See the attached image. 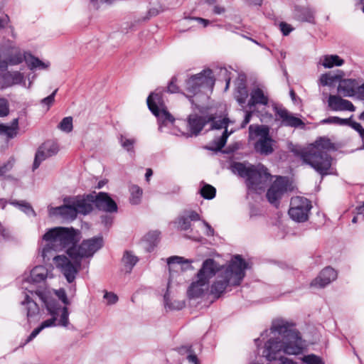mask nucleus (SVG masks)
I'll return each mask as SVG.
<instances>
[{
	"label": "nucleus",
	"mask_w": 364,
	"mask_h": 364,
	"mask_svg": "<svg viewBox=\"0 0 364 364\" xmlns=\"http://www.w3.org/2000/svg\"><path fill=\"white\" fill-rule=\"evenodd\" d=\"M217 0H205V2L208 5H213L216 3Z\"/></svg>",
	"instance_id": "69168bd1"
},
{
	"label": "nucleus",
	"mask_w": 364,
	"mask_h": 364,
	"mask_svg": "<svg viewBox=\"0 0 364 364\" xmlns=\"http://www.w3.org/2000/svg\"><path fill=\"white\" fill-rule=\"evenodd\" d=\"M279 26H280V30L282 32L284 36L289 35V33L293 29L289 24L285 23V22L280 23Z\"/></svg>",
	"instance_id": "3c124183"
},
{
	"label": "nucleus",
	"mask_w": 364,
	"mask_h": 364,
	"mask_svg": "<svg viewBox=\"0 0 364 364\" xmlns=\"http://www.w3.org/2000/svg\"><path fill=\"white\" fill-rule=\"evenodd\" d=\"M320 63L326 68H331L333 66H341L344 60L337 55H326L321 58Z\"/></svg>",
	"instance_id": "7c9ffc66"
},
{
	"label": "nucleus",
	"mask_w": 364,
	"mask_h": 364,
	"mask_svg": "<svg viewBox=\"0 0 364 364\" xmlns=\"http://www.w3.org/2000/svg\"><path fill=\"white\" fill-rule=\"evenodd\" d=\"M230 168L232 173L245 178L248 189L255 192L264 191L272 178L267 168L261 164L247 166L242 163L234 162Z\"/></svg>",
	"instance_id": "39448f33"
},
{
	"label": "nucleus",
	"mask_w": 364,
	"mask_h": 364,
	"mask_svg": "<svg viewBox=\"0 0 364 364\" xmlns=\"http://www.w3.org/2000/svg\"><path fill=\"white\" fill-rule=\"evenodd\" d=\"M46 307L51 318L43 321L38 327L35 328L28 336L25 342L21 345V346H24L33 341L46 328L55 326L67 327L68 326L69 312L66 306H61L58 302L50 301L46 304Z\"/></svg>",
	"instance_id": "0eeeda50"
},
{
	"label": "nucleus",
	"mask_w": 364,
	"mask_h": 364,
	"mask_svg": "<svg viewBox=\"0 0 364 364\" xmlns=\"http://www.w3.org/2000/svg\"><path fill=\"white\" fill-rule=\"evenodd\" d=\"M150 111L157 117L159 129L162 132L164 126L172 124L175 118L166 109L161 94L153 92L147 98Z\"/></svg>",
	"instance_id": "1a4fd4ad"
},
{
	"label": "nucleus",
	"mask_w": 364,
	"mask_h": 364,
	"mask_svg": "<svg viewBox=\"0 0 364 364\" xmlns=\"http://www.w3.org/2000/svg\"><path fill=\"white\" fill-rule=\"evenodd\" d=\"M55 252H53V256L50 259L53 257L56 267L60 269L68 282L72 283L75 279L76 275L80 269L81 259L71 258L73 260V262H71L65 255H55Z\"/></svg>",
	"instance_id": "9b49d317"
},
{
	"label": "nucleus",
	"mask_w": 364,
	"mask_h": 364,
	"mask_svg": "<svg viewBox=\"0 0 364 364\" xmlns=\"http://www.w3.org/2000/svg\"><path fill=\"white\" fill-rule=\"evenodd\" d=\"M357 212L358 214H363L364 213V203L363 205H360L358 208H357Z\"/></svg>",
	"instance_id": "0e129e2a"
},
{
	"label": "nucleus",
	"mask_w": 364,
	"mask_h": 364,
	"mask_svg": "<svg viewBox=\"0 0 364 364\" xmlns=\"http://www.w3.org/2000/svg\"><path fill=\"white\" fill-rule=\"evenodd\" d=\"M119 142L122 147L128 152H134V145L136 140L134 138H128L124 134H119L118 136Z\"/></svg>",
	"instance_id": "72a5a7b5"
},
{
	"label": "nucleus",
	"mask_w": 364,
	"mask_h": 364,
	"mask_svg": "<svg viewBox=\"0 0 364 364\" xmlns=\"http://www.w3.org/2000/svg\"><path fill=\"white\" fill-rule=\"evenodd\" d=\"M213 13L217 15L223 14L225 12V8L220 5H215L213 6Z\"/></svg>",
	"instance_id": "5fc2aeb1"
},
{
	"label": "nucleus",
	"mask_w": 364,
	"mask_h": 364,
	"mask_svg": "<svg viewBox=\"0 0 364 364\" xmlns=\"http://www.w3.org/2000/svg\"><path fill=\"white\" fill-rule=\"evenodd\" d=\"M336 79V75H333L329 73L322 74L319 78V83L322 86L331 85Z\"/></svg>",
	"instance_id": "58836bf2"
},
{
	"label": "nucleus",
	"mask_w": 364,
	"mask_h": 364,
	"mask_svg": "<svg viewBox=\"0 0 364 364\" xmlns=\"http://www.w3.org/2000/svg\"><path fill=\"white\" fill-rule=\"evenodd\" d=\"M0 203H1V204H2V207H3V208H5V206H6V203H7V201H6V200H4V199H3V198H0Z\"/></svg>",
	"instance_id": "774afa93"
},
{
	"label": "nucleus",
	"mask_w": 364,
	"mask_h": 364,
	"mask_svg": "<svg viewBox=\"0 0 364 364\" xmlns=\"http://www.w3.org/2000/svg\"><path fill=\"white\" fill-rule=\"evenodd\" d=\"M212 118L208 116H198L197 114H191L188 119V126L189 131L192 134L197 136L202 131L205 125L210 122Z\"/></svg>",
	"instance_id": "4be33fe9"
},
{
	"label": "nucleus",
	"mask_w": 364,
	"mask_h": 364,
	"mask_svg": "<svg viewBox=\"0 0 364 364\" xmlns=\"http://www.w3.org/2000/svg\"><path fill=\"white\" fill-rule=\"evenodd\" d=\"M303 361L306 364H324L318 356L314 354L304 356L303 358Z\"/></svg>",
	"instance_id": "79ce46f5"
},
{
	"label": "nucleus",
	"mask_w": 364,
	"mask_h": 364,
	"mask_svg": "<svg viewBox=\"0 0 364 364\" xmlns=\"http://www.w3.org/2000/svg\"><path fill=\"white\" fill-rule=\"evenodd\" d=\"M196 20L203 23L204 27H206L210 23V21L208 20L203 18H196Z\"/></svg>",
	"instance_id": "bf43d9fd"
},
{
	"label": "nucleus",
	"mask_w": 364,
	"mask_h": 364,
	"mask_svg": "<svg viewBox=\"0 0 364 364\" xmlns=\"http://www.w3.org/2000/svg\"><path fill=\"white\" fill-rule=\"evenodd\" d=\"M58 151V145L54 141H47L41 144L35 155L33 171L37 169L43 161L55 155Z\"/></svg>",
	"instance_id": "dca6fc26"
},
{
	"label": "nucleus",
	"mask_w": 364,
	"mask_h": 364,
	"mask_svg": "<svg viewBox=\"0 0 364 364\" xmlns=\"http://www.w3.org/2000/svg\"><path fill=\"white\" fill-rule=\"evenodd\" d=\"M337 278V272L332 267L324 268L311 283L312 287H324Z\"/></svg>",
	"instance_id": "aec40b11"
},
{
	"label": "nucleus",
	"mask_w": 364,
	"mask_h": 364,
	"mask_svg": "<svg viewBox=\"0 0 364 364\" xmlns=\"http://www.w3.org/2000/svg\"><path fill=\"white\" fill-rule=\"evenodd\" d=\"M86 203L90 204L91 211L93 210V205L100 210L107 213H114L117 211V205L113 200L108 193L100 192L97 194L90 193L85 196Z\"/></svg>",
	"instance_id": "4468645a"
},
{
	"label": "nucleus",
	"mask_w": 364,
	"mask_h": 364,
	"mask_svg": "<svg viewBox=\"0 0 364 364\" xmlns=\"http://www.w3.org/2000/svg\"><path fill=\"white\" fill-rule=\"evenodd\" d=\"M30 294H26L25 299L21 301L22 306L26 312L28 321L31 323L39 314V307L34 300V296H41V293L37 291H29Z\"/></svg>",
	"instance_id": "a211bd4d"
},
{
	"label": "nucleus",
	"mask_w": 364,
	"mask_h": 364,
	"mask_svg": "<svg viewBox=\"0 0 364 364\" xmlns=\"http://www.w3.org/2000/svg\"><path fill=\"white\" fill-rule=\"evenodd\" d=\"M328 105L333 111H350L354 112L355 107L353 103L347 100H344L338 95H329Z\"/></svg>",
	"instance_id": "412c9836"
},
{
	"label": "nucleus",
	"mask_w": 364,
	"mask_h": 364,
	"mask_svg": "<svg viewBox=\"0 0 364 364\" xmlns=\"http://www.w3.org/2000/svg\"><path fill=\"white\" fill-rule=\"evenodd\" d=\"M58 92V89L55 90L52 94H50L49 96L43 98L41 100V103L43 105H46L48 106V108L53 103L55 100V96Z\"/></svg>",
	"instance_id": "49530a36"
},
{
	"label": "nucleus",
	"mask_w": 364,
	"mask_h": 364,
	"mask_svg": "<svg viewBox=\"0 0 364 364\" xmlns=\"http://www.w3.org/2000/svg\"><path fill=\"white\" fill-rule=\"evenodd\" d=\"M63 205L51 208L49 214L60 216L65 220H73L78 214L87 215L91 212L90 204L86 203L85 196L65 197Z\"/></svg>",
	"instance_id": "423d86ee"
},
{
	"label": "nucleus",
	"mask_w": 364,
	"mask_h": 364,
	"mask_svg": "<svg viewBox=\"0 0 364 364\" xmlns=\"http://www.w3.org/2000/svg\"><path fill=\"white\" fill-rule=\"evenodd\" d=\"M287 191V181L285 178L277 177L271 185L267 192V198L269 202L275 206L279 205V201Z\"/></svg>",
	"instance_id": "f3484780"
},
{
	"label": "nucleus",
	"mask_w": 364,
	"mask_h": 364,
	"mask_svg": "<svg viewBox=\"0 0 364 364\" xmlns=\"http://www.w3.org/2000/svg\"><path fill=\"white\" fill-rule=\"evenodd\" d=\"M294 16L299 21L313 22L314 18V11L309 7L299 6H294Z\"/></svg>",
	"instance_id": "a878e982"
},
{
	"label": "nucleus",
	"mask_w": 364,
	"mask_h": 364,
	"mask_svg": "<svg viewBox=\"0 0 364 364\" xmlns=\"http://www.w3.org/2000/svg\"><path fill=\"white\" fill-rule=\"evenodd\" d=\"M214 84L215 79L212 70L210 69L203 70L186 80L185 88L189 94L187 97H192L203 88L212 90Z\"/></svg>",
	"instance_id": "9d476101"
},
{
	"label": "nucleus",
	"mask_w": 364,
	"mask_h": 364,
	"mask_svg": "<svg viewBox=\"0 0 364 364\" xmlns=\"http://www.w3.org/2000/svg\"><path fill=\"white\" fill-rule=\"evenodd\" d=\"M268 97L264 93L263 90L260 88L252 90L250 93V100L248 102L250 107L256 105H266L268 104Z\"/></svg>",
	"instance_id": "bb28decb"
},
{
	"label": "nucleus",
	"mask_w": 364,
	"mask_h": 364,
	"mask_svg": "<svg viewBox=\"0 0 364 364\" xmlns=\"http://www.w3.org/2000/svg\"><path fill=\"white\" fill-rule=\"evenodd\" d=\"M203 223L205 225V227L206 228V232H205L206 235L213 236L214 235L213 228L210 226V225L208 223H207L205 220H203Z\"/></svg>",
	"instance_id": "6e6d98bb"
},
{
	"label": "nucleus",
	"mask_w": 364,
	"mask_h": 364,
	"mask_svg": "<svg viewBox=\"0 0 364 364\" xmlns=\"http://www.w3.org/2000/svg\"><path fill=\"white\" fill-rule=\"evenodd\" d=\"M9 203L17 207L28 216L35 217L36 215V212L31 204L26 200H11L9 201Z\"/></svg>",
	"instance_id": "2f4dec72"
},
{
	"label": "nucleus",
	"mask_w": 364,
	"mask_h": 364,
	"mask_svg": "<svg viewBox=\"0 0 364 364\" xmlns=\"http://www.w3.org/2000/svg\"><path fill=\"white\" fill-rule=\"evenodd\" d=\"M104 298L107 300L108 304H115L118 300L117 296L112 292L105 293Z\"/></svg>",
	"instance_id": "8fccbe9b"
},
{
	"label": "nucleus",
	"mask_w": 364,
	"mask_h": 364,
	"mask_svg": "<svg viewBox=\"0 0 364 364\" xmlns=\"http://www.w3.org/2000/svg\"><path fill=\"white\" fill-rule=\"evenodd\" d=\"M167 263L169 266L173 264H191L192 263L191 260L186 259L182 257L179 256H172L167 259Z\"/></svg>",
	"instance_id": "a19ab883"
},
{
	"label": "nucleus",
	"mask_w": 364,
	"mask_h": 364,
	"mask_svg": "<svg viewBox=\"0 0 364 364\" xmlns=\"http://www.w3.org/2000/svg\"><path fill=\"white\" fill-rule=\"evenodd\" d=\"M355 95L359 100H364V82L357 87Z\"/></svg>",
	"instance_id": "864d4df0"
},
{
	"label": "nucleus",
	"mask_w": 364,
	"mask_h": 364,
	"mask_svg": "<svg viewBox=\"0 0 364 364\" xmlns=\"http://www.w3.org/2000/svg\"><path fill=\"white\" fill-rule=\"evenodd\" d=\"M208 118H212V119L210 120V122L211 123V129H225L223 134L214 140L216 145L215 149L220 150L225 146L228 136L233 132V131H230V132L228 131V124L230 123H233V122L228 117H224L222 119H217L213 114L208 115Z\"/></svg>",
	"instance_id": "2eb2a0df"
},
{
	"label": "nucleus",
	"mask_w": 364,
	"mask_h": 364,
	"mask_svg": "<svg viewBox=\"0 0 364 364\" xmlns=\"http://www.w3.org/2000/svg\"><path fill=\"white\" fill-rule=\"evenodd\" d=\"M249 134L250 138H253L254 135L260 136L255 146L257 152L263 155H269L273 152V140L269 136L267 127L252 124L249 127Z\"/></svg>",
	"instance_id": "f8f14e48"
},
{
	"label": "nucleus",
	"mask_w": 364,
	"mask_h": 364,
	"mask_svg": "<svg viewBox=\"0 0 364 364\" xmlns=\"http://www.w3.org/2000/svg\"><path fill=\"white\" fill-rule=\"evenodd\" d=\"M276 119L281 120L280 124L285 127H299L304 124L299 118L294 117L287 109L283 107H274Z\"/></svg>",
	"instance_id": "6ab92c4d"
},
{
	"label": "nucleus",
	"mask_w": 364,
	"mask_h": 364,
	"mask_svg": "<svg viewBox=\"0 0 364 364\" xmlns=\"http://www.w3.org/2000/svg\"><path fill=\"white\" fill-rule=\"evenodd\" d=\"M13 164L11 161H8L6 164L0 166V176H3L7 171L11 169Z\"/></svg>",
	"instance_id": "603ef678"
},
{
	"label": "nucleus",
	"mask_w": 364,
	"mask_h": 364,
	"mask_svg": "<svg viewBox=\"0 0 364 364\" xmlns=\"http://www.w3.org/2000/svg\"><path fill=\"white\" fill-rule=\"evenodd\" d=\"M350 125L353 129L357 131L362 139L363 141V147L364 148V129L361 126V124L356 122H351L349 120V122L348 124Z\"/></svg>",
	"instance_id": "37998d69"
},
{
	"label": "nucleus",
	"mask_w": 364,
	"mask_h": 364,
	"mask_svg": "<svg viewBox=\"0 0 364 364\" xmlns=\"http://www.w3.org/2000/svg\"><path fill=\"white\" fill-rule=\"evenodd\" d=\"M58 128L64 132H70L73 128V118L71 117H64L58 125Z\"/></svg>",
	"instance_id": "4c0bfd02"
},
{
	"label": "nucleus",
	"mask_w": 364,
	"mask_h": 364,
	"mask_svg": "<svg viewBox=\"0 0 364 364\" xmlns=\"http://www.w3.org/2000/svg\"><path fill=\"white\" fill-rule=\"evenodd\" d=\"M164 306L169 310H180L185 306V303L182 301H171L169 294V285L168 286L167 291L164 296Z\"/></svg>",
	"instance_id": "473e14b6"
},
{
	"label": "nucleus",
	"mask_w": 364,
	"mask_h": 364,
	"mask_svg": "<svg viewBox=\"0 0 364 364\" xmlns=\"http://www.w3.org/2000/svg\"><path fill=\"white\" fill-rule=\"evenodd\" d=\"M200 193L205 199L211 200L215 196L216 189L211 185L204 184L200 190Z\"/></svg>",
	"instance_id": "e433bc0d"
},
{
	"label": "nucleus",
	"mask_w": 364,
	"mask_h": 364,
	"mask_svg": "<svg viewBox=\"0 0 364 364\" xmlns=\"http://www.w3.org/2000/svg\"><path fill=\"white\" fill-rule=\"evenodd\" d=\"M9 75L11 77L13 82L15 84H19L23 80V75L20 72H13L9 73Z\"/></svg>",
	"instance_id": "de8ad7c7"
},
{
	"label": "nucleus",
	"mask_w": 364,
	"mask_h": 364,
	"mask_svg": "<svg viewBox=\"0 0 364 364\" xmlns=\"http://www.w3.org/2000/svg\"><path fill=\"white\" fill-rule=\"evenodd\" d=\"M200 220L198 213L193 210L185 211L177 219V226L182 230H187L191 228V221H198Z\"/></svg>",
	"instance_id": "5701e85b"
},
{
	"label": "nucleus",
	"mask_w": 364,
	"mask_h": 364,
	"mask_svg": "<svg viewBox=\"0 0 364 364\" xmlns=\"http://www.w3.org/2000/svg\"><path fill=\"white\" fill-rule=\"evenodd\" d=\"M49 277V271L44 266H36L31 272L30 279L35 283L44 281Z\"/></svg>",
	"instance_id": "cd10ccee"
},
{
	"label": "nucleus",
	"mask_w": 364,
	"mask_h": 364,
	"mask_svg": "<svg viewBox=\"0 0 364 364\" xmlns=\"http://www.w3.org/2000/svg\"><path fill=\"white\" fill-rule=\"evenodd\" d=\"M248 264L239 255H235L229 264L220 268L218 264L217 276L211 284L210 294L215 299L220 298L229 288L239 286L245 276Z\"/></svg>",
	"instance_id": "7ed1b4c3"
},
{
	"label": "nucleus",
	"mask_w": 364,
	"mask_h": 364,
	"mask_svg": "<svg viewBox=\"0 0 364 364\" xmlns=\"http://www.w3.org/2000/svg\"><path fill=\"white\" fill-rule=\"evenodd\" d=\"M153 171L151 168H147L145 174V177L147 181H149V178L152 176Z\"/></svg>",
	"instance_id": "052dcab7"
},
{
	"label": "nucleus",
	"mask_w": 364,
	"mask_h": 364,
	"mask_svg": "<svg viewBox=\"0 0 364 364\" xmlns=\"http://www.w3.org/2000/svg\"><path fill=\"white\" fill-rule=\"evenodd\" d=\"M218 263L213 259H205L197 274V280L193 282L187 291L190 299L202 297L208 290L209 280L216 274Z\"/></svg>",
	"instance_id": "6e6552de"
},
{
	"label": "nucleus",
	"mask_w": 364,
	"mask_h": 364,
	"mask_svg": "<svg viewBox=\"0 0 364 364\" xmlns=\"http://www.w3.org/2000/svg\"><path fill=\"white\" fill-rule=\"evenodd\" d=\"M247 97L248 91L246 87L245 77L243 75H240L237 80L235 97L237 102L242 106L246 102Z\"/></svg>",
	"instance_id": "b1692460"
},
{
	"label": "nucleus",
	"mask_w": 364,
	"mask_h": 364,
	"mask_svg": "<svg viewBox=\"0 0 364 364\" xmlns=\"http://www.w3.org/2000/svg\"><path fill=\"white\" fill-rule=\"evenodd\" d=\"M45 245L41 250V257L44 261H49L53 252H60L67 249L70 258L91 257L103 245L101 236L85 240L78 246L75 245L79 241L78 231L74 228L56 227L49 229L43 236Z\"/></svg>",
	"instance_id": "f257e3e1"
},
{
	"label": "nucleus",
	"mask_w": 364,
	"mask_h": 364,
	"mask_svg": "<svg viewBox=\"0 0 364 364\" xmlns=\"http://www.w3.org/2000/svg\"><path fill=\"white\" fill-rule=\"evenodd\" d=\"M332 148L333 144L328 139L320 138L308 151L301 154V159L321 176L327 175L332 160L327 151Z\"/></svg>",
	"instance_id": "20e7f679"
},
{
	"label": "nucleus",
	"mask_w": 364,
	"mask_h": 364,
	"mask_svg": "<svg viewBox=\"0 0 364 364\" xmlns=\"http://www.w3.org/2000/svg\"><path fill=\"white\" fill-rule=\"evenodd\" d=\"M55 295L65 305L69 304L70 302L68 299L66 292L64 289H60L55 291Z\"/></svg>",
	"instance_id": "a18cd8bd"
},
{
	"label": "nucleus",
	"mask_w": 364,
	"mask_h": 364,
	"mask_svg": "<svg viewBox=\"0 0 364 364\" xmlns=\"http://www.w3.org/2000/svg\"><path fill=\"white\" fill-rule=\"evenodd\" d=\"M355 80L346 79L342 80L338 86V92L343 97H353L356 92Z\"/></svg>",
	"instance_id": "393cba45"
},
{
	"label": "nucleus",
	"mask_w": 364,
	"mask_h": 364,
	"mask_svg": "<svg viewBox=\"0 0 364 364\" xmlns=\"http://www.w3.org/2000/svg\"><path fill=\"white\" fill-rule=\"evenodd\" d=\"M324 124H336L339 125H346L349 122L348 119H341L338 117H330L322 121Z\"/></svg>",
	"instance_id": "ea45409f"
},
{
	"label": "nucleus",
	"mask_w": 364,
	"mask_h": 364,
	"mask_svg": "<svg viewBox=\"0 0 364 364\" xmlns=\"http://www.w3.org/2000/svg\"><path fill=\"white\" fill-rule=\"evenodd\" d=\"M18 129V119L15 118L11 122V125L0 124V134L5 135L8 138L12 139L17 134Z\"/></svg>",
	"instance_id": "c756f323"
},
{
	"label": "nucleus",
	"mask_w": 364,
	"mask_h": 364,
	"mask_svg": "<svg viewBox=\"0 0 364 364\" xmlns=\"http://www.w3.org/2000/svg\"><path fill=\"white\" fill-rule=\"evenodd\" d=\"M246 4L250 6H261L262 0H245Z\"/></svg>",
	"instance_id": "13d9d810"
},
{
	"label": "nucleus",
	"mask_w": 364,
	"mask_h": 364,
	"mask_svg": "<svg viewBox=\"0 0 364 364\" xmlns=\"http://www.w3.org/2000/svg\"><path fill=\"white\" fill-rule=\"evenodd\" d=\"M252 117V112H247L245 116V119L241 124V128L245 127V126L250 122Z\"/></svg>",
	"instance_id": "4d7b16f0"
},
{
	"label": "nucleus",
	"mask_w": 364,
	"mask_h": 364,
	"mask_svg": "<svg viewBox=\"0 0 364 364\" xmlns=\"http://www.w3.org/2000/svg\"><path fill=\"white\" fill-rule=\"evenodd\" d=\"M225 82H226L225 90H228L229 87V85H230V77H226Z\"/></svg>",
	"instance_id": "338daca9"
},
{
	"label": "nucleus",
	"mask_w": 364,
	"mask_h": 364,
	"mask_svg": "<svg viewBox=\"0 0 364 364\" xmlns=\"http://www.w3.org/2000/svg\"><path fill=\"white\" fill-rule=\"evenodd\" d=\"M138 261V257L135 256L132 252L128 250L125 251L122 258L124 270L127 273H130Z\"/></svg>",
	"instance_id": "c85d7f7f"
},
{
	"label": "nucleus",
	"mask_w": 364,
	"mask_h": 364,
	"mask_svg": "<svg viewBox=\"0 0 364 364\" xmlns=\"http://www.w3.org/2000/svg\"><path fill=\"white\" fill-rule=\"evenodd\" d=\"M7 23V16L5 18H0V28L4 27Z\"/></svg>",
	"instance_id": "e2e57ef3"
},
{
	"label": "nucleus",
	"mask_w": 364,
	"mask_h": 364,
	"mask_svg": "<svg viewBox=\"0 0 364 364\" xmlns=\"http://www.w3.org/2000/svg\"><path fill=\"white\" fill-rule=\"evenodd\" d=\"M311 208V203L306 198L295 196L291 199L288 213L293 220L303 223L308 220Z\"/></svg>",
	"instance_id": "ddd939ff"
},
{
	"label": "nucleus",
	"mask_w": 364,
	"mask_h": 364,
	"mask_svg": "<svg viewBox=\"0 0 364 364\" xmlns=\"http://www.w3.org/2000/svg\"><path fill=\"white\" fill-rule=\"evenodd\" d=\"M129 191L131 193L130 203L133 205L139 204L143 193L142 189L136 185H132L129 188Z\"/></svg>",
	"instance_id": "f704fd0d"
},
{
	"label": "nucleus",
	"mask_w": 364,
	"mask_h": 364,
	"mask_svg": "<svg viewBox=\"0 0 364 364\" xmlns=\"http://www.w3.org/2000/svg\"><path fill=\"white\" fill-rule=\"evenodd\" d=\"M180 353H187V360L190 363L200 364L197 355L195 354L192 346H183L179 349Z\"/></svg>",
	"instance_id": "c9c22d12"
},
{
	"label": "nucleus",
	"mask_w": 364,
	"mask_h": 364,
	"mask_svg": "<svg viewBox=\"0 0 364 364\" xmlns=\"http://www.w3.org/2000/svg\"><path fill=\"white\" fill-rule=\"evenodd\" d=\"M176 77L174 76L171 78V82H169L167 89L168 91L171 93H176L178 92V87L176 85Z\"/></svg>",
	"instance_id": "09e8293b"
},
{
	"label": "nucleus",
	"mask_w": 364,
	"mask_h": 364,
	"mask_svg": "<svg viewBox=\"0 0 364 364\" xmlns=\"http://www.w3.org/2000/svg\"><path fill=\"white\" fill-rule=\"evenodd\" d=\"M102 222L107 226L108 225H111L112 219L110 218H108V217L105 216V217L102 218Z\"/></svg>",
	"instance_id": "680f3d73"
},
{
	"label": "nucleus",
	"mask_w": 364,
	"mask_h": 364,
	"mask_svg": "<svg viewBox=\"0 0 364 364\" xmlns=\"http://www.w3.org/2000/svg\"><path fill=\"white\" fill-rule=\"evenodd\" d=\"M9 113L8 101L4 98H0V117H4Z\"/></svg>",
	"instance_id": "c03bdc74"
},
{
	"label": "nucleus",
	"mask_w": 364,
	"mask_h": 364,
	"mask_svg": "<svg viewBox=\"0 0 364 364\" xmlns=\"http://www.w3.org/2000/svg\"><path fill=\"white\" fill-rule=\"evenodd\" d=\"M272 334L265 343L264 355L268 360L280 358L281 364H295L292 360L279 357L283 352L289 355L301 354L304 349V343L298 331L294 328V323L279 319L272 322L269 329Z\"/></svg>",
	"instance_id": "f03ea898"
}]
</instances>
